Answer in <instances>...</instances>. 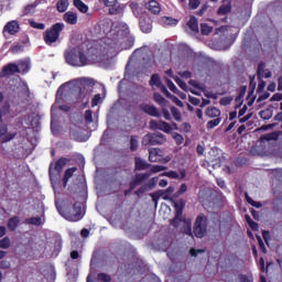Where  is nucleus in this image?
<instances>
[{"label":"nucleus","mask_w":282,"mask_h":282,"mask_svg":"<svg viewBox=\"0 0 282 282\" xmlns=\"http://www.w3.org/2000/svg\"><path fill=\"white\" fill-rule=\"evenodd\" d=\"M99 30L107 37L97 42L87 52L82 46L66 50L64 56L68 65L85 67L91 63H105L116 56L118 41L129 35V26L124 22L104 21L99 23Z\"/></svg>","instance_id":"f257e3e1"},{"label":"nucleus","mask_w":282,"mask_h":282,"mask_svg":"<svg viewBox=\"0 0 282 282\" xmlns=\"http://www.w3.org/2000/svg\"><path fill=\"white\" fill-rule=\"evenodd\" d=\"M66 94L74 96L77 102H84L87 105V102H89V95L91 94V84L89 83V79L82 78L62 85L57 89L56 102L53 105L51 110L52 116H54V109H56V107H58L62 111H69V106L61 105V101Z\"/></svg>","instance_id":"f03ea898"},{"label":"nucleus","mask_w":282,"mask_h":282,"mask_svg":"<svg viewBox=\"0 0 282 282\" xmlns=\"http://www.w3.org/2000/svg\"><path fill=\"white\" fill-rule=\"evenodd\" d=\"M65 29V24L56 23L44 32V41L46 45H54L61 36V32Z\"/></svg>","instance_id":"7ed1b4c3"},{"label":"nucleus","mask_w":282,"mask_h":282,"mask_svg":"<svg viewBox=\"0 0 282 282\" xmlns=\"http://www.w3.org/2000/svg\"><path fill=\"white\" fill-rule=\"evenodd\" d=\"M65 164H67V159H59L56 163L51 164L50 166V177L54 191H56V184L58 180H61V171H63Z\"/></svg>","instance_id":"20e7f679"},{"label":"nucleus","mask_w":282,"mask_h":282,"mask_svg":"<svg viewBox=\"0 0 282 282\" xmlns=\"http://www.w3.org/2000/svg\"><path fill=\"white\" fill-rule=\"evenodd\" d=\"M57 210L64 219H67V221H80L83 219V208L80 207V204H75L73 206V213H69L63 208H58Z\"/></svg>","instance_id":"39448f33"},{"label":"nucleus","mask_w":282,"mask_h":282,"mask_svg":"<svg viewBox=\"0 0 282 282\" xmlns=\"http://www.w3.org/2000/svg\"><path fill=\"white\" fill-rule=\"evenodd\" d=\"M150 127L151 129H159L160 131H164V133H171V131H177L176 123L169 124L165 121L152 120L150 121Z\"/></svg>","instance_id":"423d86ee"},{"label":"nucleus","mask_w":282,"mask_h":282,"mask_svg":"<svg viewBox=\"0 0 282 282\" xmlns=\"http://www.w3.org/2000/svg\"><path fill=\"white\" fill-rule=\"evenodd\" d=\"M19 30H21L19 21L12 20V21H9L3 26L2 34L6 39H8V36H14V34H19Z\"/></svg>","instance_id":"0eeeda50"},{"label":"nucleus","mask_w":282,"mask_h":282,"mask_svg":"<svg viewBox=\"0 0 282 282\" xmlns=\"http://www.w3.org/2000/svg\"><path fill=\"white\" fill-rule=\"evenodd\" d=\"M194 234L198 239L206 235V217L198 216L194 226Z\"/></svg>","instance_id":"6e6552de"},{"label":"nucleus","mask_w":282,"mask_h":282,"mask_svg":"<svg viewBox=\"0 0 282 282\" xmlns=\"http://www.w3.org/2000/svg\"><path fill=\"white\" fill-rule=\"evenodd\" d=\"M173 193H175V187L170 186L165 191H161V192H158L156 194H152V199H153L155 206H158V200L155 199V195L158 197H163V199L166 200V199H171V195H173Z\"/></svg>","instance_id":"1a4fd4ad"},{"label":"nucleus","mask_w":282,"mask_h":282,"mask_svg":"<svg viewBox=\"0 0 282 282\" xmlns=\"http://www.w3.org/2000/svg\"><path fill=\"white\" fill-rule=\"evenodd\" d=\"M12 74H19V66L17 64H9L4 66L0 73L1 78L6 76H12Z\"/></svg>","instance_id":"9d476101"},{"label":"nucleus","mask_w":282,"mask_h":282,"mask_svg":"<svg viewBox=\"0 0 282 282\" xmlns=\"http://www.w3.org/2000/svg\"><path fill=\"white\" fill-rule=\"evenodd\" d=\"M184 206H186V203H184V200H178V202L174 203L176 216L172 221L173 226H175V224H177V221L182 220V212L184 210Z\"/></svg>","instance_id":"9b49d317"},{"label":"nucleus","mask_w":282,"mask_h":282,"mask_svg":"<svg viewBox=\"0 0 282 282\" xmlns=\"http://www.w3.org/2000/svg\"><path fill=\"white\" fill-rule=\"evenodd\" d=\"M189 85H192V89H189L191 93H193L195 96H202V91H206V86H204L200 83H197L193 79L189 80Z\"/></svg>","instance_id":"f8f14e48"},{"label":"nucleus","mask_w":282,"mask_h":282,"mask_svg":"<svg viewBox=\"0 0 282 282\" xmlns=\"http://www.w3.org/2000/svg\"><path fill=\"white\" fill-rule=\"evenodd\" d=\"M149 177H151V173L137 174L134 182L130 184L131 191H133L135 186L142 184V182H144L145 180H149Z\"/></svg>","instance_id":"ddd939ff"},{"label":"nucleus","mask_w":282,"mask_h":282,"mask_svg":"<svg viewBox=\"0 0 282 282\" xmlns=\"http://www.w3.org/2000/svg\"><path fill=\"white\" fill-rule=\"evenodd\" d=\"M155 184H158V177H152L148 184L141 188H139L135 194L137 195H142L144 193H147L149 189L151 191V188L155 187Z\"/></svg>","instance_id":"4468645a"},{"label":"nucleus","mask_w":282,"mask_h":282,"mask_svg":"<svg viewBox=\"0 0 282 282\" xmlns=\"http://www.w3.org/2000/svg\"><path fill=\"white\" fill-rule=\"evenodd\" d=\"M64 21L69 25H76V23H78V14L73 11H68L64 14Z\"/></svg>","instance_id":"2eb2a0df"},{"label":"nucleus","mask_w":282,"mask_h":282,"mask_svg":"<svg viewBox=\"0 0 282 282\" xmlns=\"http://www.w3.org/2000/svg\"><path fill=\"white\" fill-rule=\"evenodd\" d=\"M141 109L144 111V113H148V116H153L154 118H158L160 116V111H158V108L154 106L143 104L141 105Z\"/></svg>","instance_id":"dca6fc26"},{"label":"nucleus","mask_w":282,"mask_h":282,"mask_svg":"<svg viewBox=\"0 0 282 282\" xmlns=\"http://www.w3.org/2000/svg\"><path fill=\"white\" fill-rule=\"evenodd\" d=\"M150 162H162V150L154 148L150 150Z\"/></svg>","instance_id":"f3484780"},{"label":"nucleus","mask_w":282,"mask_h":282,"mask_svg":"<svg viewBox=\"0 0 282 282\" xmlns=\"http://www.w3.org/2000/svg\"><path fill=\"white\" fill-rule=\"evenodd\" d=\"M187 32L197 33L199 32V24L197 23V18L192 17L187 22Z\"/></svg>","instance_id":"a211bd4d"},{"label":"nucleus","mask_w":282,"mask_h":282,"mask_svg":"<svg viewBox=\"0 0 282 282\" xmlns=\"http://www.w3.org/2000/svg\"><path fill=\"white\" fill-rule=\"evenodd\" d=\"M145 8L152 12V14H160L161 8L160 3L155 0H151L149 3L145 4Z\"/></svg>","instance_id":"6ab92c4d"},{"label":"nucleus","mask_w":282,"mask_h":282,"mask_svg":"<svg viewBox=\"0 0 282 282\" xmlns=\"http://www.w3.org/2000/svg\"><path fill=\"white\" fill-rule=\"evenodd\" d=\"M258 76L259 78H270L272 76V73L269 69H265L264 64H259Z\"/></svg>","instance_id":"aec40b11"},{"label":"nucleus","mask_w":282,"mask_h":282,"mask_svg":"<svg viewBox=\"0 0 282 282\" xmlns=\"http://www.w3.org/2000/svg\"><path fill=\"white\" fill-rule=\"evenodd\" d=\"M29 70H30V61L24 59L19 62L18 74H25Z\"/></svg>","instance_id":"412c9836"},{"label":"nucleus","mask_w":282,"mask_h":282,"mask_svg":"<svg viewBox=\"0 0 282 282\" xmlns=\"http://www.w3.org/2000/svg\"><path fill=\"white\" fill-rule=\"evenodd\" d=\"M74 173H76V167H70L66 170L64 177H63V187L67 186V182L74 176Z\"/></svg>","instance_id":"4be33fe9"},{"label":"nucleus","mask_w":282,"mask_h":282,"mask_svg":"<svg viewBox=\"0 0 282 282\" xmlns=\"http://www.w3.org/2000/svg\"><path fill=\"white\" fill-rule=\"evenodd\" d=\"M206 116H208V118H219V116H221V110L215 107H209L206 110Z\"/></svg>","instance_id":"5701e85b"},{"label":"nucleus","mask_w":282,"mask_h":282,"mask_svg":"<svg viewBox=\"0 0 282 282\" xmlns=\"http://www.w3.org/2000/svg\"><path fill=\"white\" fill-rule=\"evenodd\" d=\"M124 4H113L109 9V14H122V12H124Z\"/></svg>","instance_id":"b1692460"},{"label":"nucleus","mask_w":282,"mask_h":282,"mask_svg":"<svg viewBox=\"0 0 282 282\" xmlns=\"http://www.w3.org/2000/svg\"><path fill=\"white\" fill-rule=\"evenodd\" d=\"M74 6L79 10V12H83L84 14L88 12L89 7L85 4L82 0H74Z\"/></svg>","instance_id":"393cba45"},{"label":"nucleus","mask_w":282,"mask_h":282,"mask_svg":"<svg viewBox=\"0 0 282 282\" xmlns=\"http://www.w3.org/2000/svg\"><path fill=\"white\" fill-rule=\"evenodd\" d=\"M166 142V138H164V134L156 132L153 133V143L155 144H164Z\"/></svg>","instance_id":"a878e982"},{"label":"nucleus","mask_w":282,"mask_h":282,"mask_svg":"<svg viewBox=\"0 0 282 282\" xmlns=\"http://www.w3.org/2000/svg\"><path fill=\"white\" fill-rule=\"evenodd\" d=\"M67 8H69V1H67V0H59L57 2V10H58V12H66Z\"/></svg>","instance_id":"bb28decb"},{"label":"nucleus","mask_w":282,"mask_h":282,"mask_svg":"<svg viewBox=\"0 0 282 282\" xmlns=\"http://www.w3.org/2000/svg\"><path fill=\"white\" fill-rule=\"evenodd\" d=\"M163 91L167 96V98H171V100H173L175 102V105H177V107H184V104H182V100H178L177 97L171 95V93H169V90H166V88H163Z\"/></svg>","instance_id":"cd10ccee"},{"label":"nucleus","mask_w":282,"mask_h":282,"mask_svg":"<svg viewBox=\"0 0 282 282\" xmlns=\"http://www.w3.org/2000/svg\"><path fill=\"white\" fill-rule=\"evenodd\" d=\"M162 25H177V20L169 17H163L161 19Z\"/></svg>","instance_id":"c85d7f7f"},{"label":"nucleus","mask_w":282,"mask_h":282,"mask_svg":"<svg viewBox=\"0 0 282 282\" xmlns=\"http://www.w3.org/2000/svg\"><path fill=\"white\" fill-rule=\"evenodd\" d=\"M17 226H19V217H13L8 221L9 230H17Z\"/></svg>","instance_id":"c756f323"},{"label":"nucleus","mask_w":282,"mask_h":282,"mask_svg":"<svg viewBox=\"0 0 282 282\" xmlns=\"http://www.w3.org/2000/svg\"><path fill=\"white\" fill-rule=\"evenodd\" d=\"M12 242L10 241V237H4L3 239L0 240V249L2 250H8Z\"/></svg>","instance_id":"7c9ffc66"},{"label":"nucleus","mask_w":282,"mask_h":282,"mask_svg":"<svg viewBox=\"0 0 282 282\" xmlns=\"http://www.w3.org/2000/svg\"><path fill=\"white\" fill-rule=\"evenodd\" d=\"M135 169L137 171H144L147 169V162L140 158H135Z\"/></svg>","instance_id":"2f4dec72"},{"label":"nucleus","mask_w":282,"mask_h":282,"mask_svg":"<svg viewBox=\"0 0 282 282\" xmlns=\"http://www.w3.org/2000/svg\"><path fill=\"white\" fill-rule=\"evenodd\" d=\"M149 144L154 145L153 134H145L142 139V145L143 147H149Z\"/></svg>","instance_id":"473e14b6"},{"label":"nucleus","mask_w":282,"mask_h":282,"mask_svg":"<svg viewBox=\"0 0 282 282\" xmlns=\"http://www.w3.org/2000/svg\"><path fill=\"white\" fill-rule=\"evenodd\" d=\"M230 11V2H224V4L218 9V14H228Z\"/></svg>","instance_id":"72a5a7b5"},{"label":"nucleus","mask_w":282,"mask_h":282,"mask_svg":"<svg viewBox=\"0 0 282 282\" xmlns=\"http://www.w3.org/2000/svg\"><path fill=\"white\" fill-rule=\"evenodd\" d=\"M29 25L34 30H45V25L41 22H36L34 20H29Z\"/></svg>","instance_id":"f704fd0d"},{"label":"nucleus","mask_w":282,"mask_h":282,"mask_svg":"<svg viewBox=\"0 0 282 282\" xmlns=\"http://www.w3.org/2000/svg\"><path fill=\"white\" fill-rule=\"evenodd\" d=\"M150 85H151V87H160L162 85V82L160 80V76L152 75Z\"/></svg>","instance_id":"c9c22d12"},{"label":"nucleus","mask_w":282,"mask_h":282,"mask_svg":"<svg viewBox=\"0 0 282 282\" xmlns=\"http://www.w3.org/2000/svg\"><path fill=\"white\" fill-rule=\"evenodd\" d=\"M35 10H36V4H35V3H31V4H28V6L24 8L23 13H24V14H34Z\"/></svg>","instance_id":"e433bc0d"},{"label":"nucleus","mask_w":282,"mask_h":282,"mask_svg":"<svg viewBox=\"0 0 282 282\" xmlns=\"http://www.w3.org/2000/svg\"><path fill=\"white\" fill-rule=\"evenodd\" d=\"M221 119L220 118H216L214 120H210L207 122V129H215V127H218V124H220Z\"/></svg>","instance_id":"4c0bfd02"},{"label":"nucleus","mask_w":282,"mask_h":282,"mask_svg":"<svg viewBox=\"0 0 282 282\" xmlns=\"http://www.w3.org/2000/svg\"><path fill=\"white\" fill-rule=\"evenodd\" d=\"M154 100L162 107H164L166 105V99H164V97H162V95H160L158 93L154 94Z\"/></svg>","instance_id":"58836bf2"},{"label":"nucleus","mask_w":282,"mask_h":282,"mask_svg":"<svg viewBox=\"0 0 282 282\" xmlns=\"http://www.w3.org/2000/svg\"><path fill=\"white\" fill-rule=\"evenodd\" d=\"M175 83L183 89V91H188V86L180 77H174Z\"/></svg>","instance_id":"ea45409f"},{"label":"nucleus","mask_w":282,"mask_h":282,"mask_svg":"<svg viewBox=\"0 0 282 282\" xmlns=\"http://www.w3.org/2000/svg\"><path fill=\"white\" fill-rule=\"evenodd\" d=\"M28 224H32L33 226H41V224H43V219L41 217L29 218Z\"/></svg>","instance_id":"a19ab883"},{"label":"nucleus","mask_w":282,"mask_h":282,"mask_svg":"<svg viewBox=\"0 0 282 282\" xmlns=\"http://www.w3.org/2000/svg\"><path fill=\"white\" fill-rule=\"evenodd\" d=\"M140 28H141V31L144 33V34H149V32H151V24L149 23H145V22H140Z\"/></svg>","instance_id":"79ce46f5"},{"label":"nucleus","mask_w":282,"mask_h":282,"mask_svg":"<svg viewBox=\"0 0 282 282\" xmlns=\"http://www.w3.org/2000/svg\"><path fill=\"white\" fill-rule=\"evenodd\" d=\"M200 32L204 35H208L210 32H213V26H210L208 24H202L200 25Z\"/></svg>","instance_id":"37998d69"},{"label":"nucleus","mask_w":282,"mask_h":282,"mask_svg":"<svg viewBox=\"0 0 282 282\" xmlns=\"http://www.w3.org/2000/svg\"><path fill=\"white\" fill-rule=\"evenodd\" d=\"M171 112L175 120H177V121L182 120V113L180 112V110L177 108L172 107Z\"/></svg>","instance_id":"c03bdc74"},{"label":"nucleus","mask_w":282,"mask_h":282,"mask_svg":"<svg viewBox=\"0 0 282 282\" xmlns=\"http://www.w3.org/2000/svg\"><path fill=\"white\" fill-rule=\"evenodd\" d=\"M246 199L248 202V204H250V206H253L254 208H261V203L259 202H254L250 196H248V194H246Z\"/></svg>","instance_id":"a18cd8bd"},{"label":"nucleus","mask_w":282,"mask_h":282,"mask_svg":"<svg viewBox=\"0 0 282 282\" xmlns=\"http://www.w3.org/2000/svg\"><path fill=\"white\" fill-rule=\"evenodd\" d=\"M243 96H246V91L240 93V94L236 97V106H237V107H241V105H243Z\"/></svg>","instance_id":"49530a36"},{"label":"nucleus","mask_w":282,"mask_h":282,"mask_svg":"<svg viewBox=\"0 0 282 282\" xmlns=\"http://www.w3.org/2000/svg\"><path fill=\"white\" fill-rule=\"evenodd\" d=\"M161 171H166V166L164 165H154L151 167V173H161Z\"/></svg>","instance_id":"de8ad7c7"},{"label":"nucleus","mask_w":282,"mask_h":282,"mask_svg":"<svg viewBox=\"0 0 282 282\" xmlns=\"http://www.w3.org/2000/svg\"><path fill=\"white\" fill-rule=\"evenodd\" d=\"M188 191V186L186 184H182L180 189L175 193L174 197H180V195H184Z\"/></svg>","instance_id":"09e8293b"},{"label":"nucleus","mask_w":282,"mask_h":282,"mask_svg":"<svg viewBox=\"0 0 282 282\" xmlns=\"http://www.w3.org/2000/svg\"><path fill=\"white\" fill-rule=\"evenodd\" d=\"M263 140H279V132H273V133H269V134H265L263 137Z\"/></svg>","instance_id":"8fccbe9b"},{"label":"nucleus","mask_w":282,"mask_h":282,"mask_svg":"<svg viewBox=\"0 0 282 282\" xmlns=\"http://www.w3.org/2000/svg\"><path fill=\"white\" fill-rule=\"evenodd\" d=\"M100 102H102V97H100V94L95 95L91 102L93 107H98Z\"/></svg>","instance_id":"3c124183"},{"label":"nucleus","mask_w":282,"mask_h":282,"mask_svg":"<svg viewBox=\"0 0 282 282\" xmlns=\"http://www.w3.org/2000/svg\"><path fill=\"white\" fill-rule=\"evenodd\" d=\"M130 149L131 151H137L138 150V138L137 137H132L130 140Z\"/></svg>","instance_id":"603ef678"},{"label":"nucleus","mask_w":282,"mask_h":282,"mask_svg":"<svg viewBox=\"0 0 282 282\" xmlns=\"http://www.w3.org/2000/svg\"><path fill=\"white\" fill-rule=\"evenodd\" d=\"M161 175H165L166 177H170L171 180H177V177H180V174H177V172H175V171H170V172H166Z\"/></svg>","instance_id":"864d4df0"},{"label":"nucleus","mask_w":282,"mask_h":282,"mask_svg":"<svg viewBox=\"0 0 282 282\" xmlns=\"http://www.w3.org/2000/svg\"><path fill=\"white\" fill-rule=\"evenodd\" d=\"M10 261L1 260L0 261V270H10Z\"/></svg>","instance_id":"5fc2aeb1"},{"label":"nucleus","mask_w":282,"mask_h":282,"mask_svg":"<svg viewBox=\"0 0 282 282\" xmlns=\"http://www.w3.org/2000/svg\"><path fill=\"white\" fill-rule=\"evenodd\" d=\"M98 280L104 282H109L111 281V276H109V274H106V273H99Z\"/></svg>","instance_id":"6e6d98bb"},{"label":"nucleus","mask_w":282,"mask_h":282,"mask_svg":"<svg viewBox=\"0 0 282 282\" xmlns=\"http://www.w3.org/2000/svg\"><path fill=\"white\" fill-rule=\"evenodd\" d=\"M173 139L177 144H182V142H184V137L177 132L173 133Z\"/></svg>","instance_id":"4d7b16f0"},{"label":"nucleus","mask_w":282,"mask_h":282,"mask_svg":"<svg viewBox=\"0 0 282 282\" xmlns=\"http://www.w3.org/2000/svg\"><path fill=\"white\" fill-rule=\"evenodd\" d=\"M232 102V97H224L220 99V105L224 107L230 105Z\"/></svg>","instance_id":"13d9d810"},{"label":"nucleus","mask_w":282,"mask_h":282,"mask_svg":"<svg viewBox=\"0 0 282 282\" xmlns=\"http://www.w3.org/2000/svg\"><path fill=\"white\" fill-rule=\"evenodd\" d=\"M189 8L192 10H197V8H199V0H189Z\"/></svg>","instance_id":"bf43d9fd"},{"label":"nucleus","mask_w":282,"mask_h":282,"mask_svg":"<svg viewBox=\"0 0 282 282\" xmlns=\"http://www.w3.org/2000/svg\"><path fill=\"white\" fill-rule=\"evenodd\" d=\"M234 42L235 41H228L226 42V44H224V42H220V46L218 47V50H228Z\"/></svg>","instance_id":"052dcab7"},{"label":"nucleus","mask_w":282,"mask_h":282,"mask_svg":"<svg viewBox=\"0 0 282 282\" xmlns=\"http://www.w3.org/2000/svg\"><path fill=\"white\" fill-rule=\"evenodd\" d=\"M282 100V94H274L272 97H271V102H281Z\"/></svg>","instance_id":"680f3d73"},{"label":"nucleus","mask_w":282,"mask_h":282,"mask_svg":"<svg viewBox=\"0 0 282 282\" xmlns=\"http://www.w3.org/2000/svg\"><path fill=\"white\" fill-rule=\"evenodd\" d=\"M104 6H107V8H111V6H116L118 3V0H101Z\"/></svg>","instance_id":"e2e57ef3"},{"label":"nucleus","mask_w":282,"mask_h":282,"mask_svg":"<svg viewBox=\"0 0 282 282\" xmlns=\"http://www.w3.org/2000/svg\"><path fill=\"white\" fill-rule=\"evenodd\" d=\"M238 282H252V276L240 275V276L238 278Z\"/></svg>","instance_id":"0e129e2a"},{"label":"nucleus","mask_w":282,"mask_h":282,"mask_svg":"<svg viewBox=\"0 0 282 282\" xmlns=\"http://www.w3.org/2000/svg\"><path fill=\"white\" fill-rule=\"evenodd\" d=\"M167 87H169V89H171V91H173L174 94H177V86H175V84H173V82L167 80Z\"/></svg>","instance_id":"69168bd1"},{"label":"nucleus","mask_w":282,"mask_h":282,"mask_svg":"<svg viewBox=\"0 0 282 282\" xmlns=\"http://www.w3.org/2000/svg\"><path fill=\"white\" fill-rule=\"evenodd\" d=\"M85 120H86V122H93L91 110H87V111L85 112Z\"/></svg>","instance_id":"338daca9"},{"label":"nucleus","mask_w":282,"mask_h":282,"mask_svg":"<svg viewBox=\"0 0 282 282\" xmlns=\"http://www.w3.org/2000/svg\"><path fill=\"white\" fill-rule=\"evenodd\" d=\"M162 113H163V118H164L165 120H171V112H169V110L163 109V110H162Z\"/></svg>","instance_id":"774afa93"}]
</instances>
